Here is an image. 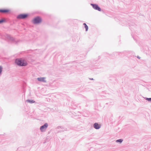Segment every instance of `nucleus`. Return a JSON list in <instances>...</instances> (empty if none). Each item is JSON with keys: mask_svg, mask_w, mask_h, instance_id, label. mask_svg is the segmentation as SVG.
<instances>
[{"mask_svg": "<svg viewBox=\"0 0 151 151\" xmlns=\"http://www.w3.org/2000/svg\"><path fill=\"white\" fill-rule=\"evenodd\" d=\"M27 101L28 102L30 103H34L35 102L33 100H27Z\"/></svg>", "mask_w": 151, "mask_h": 151, "instance_id": "9d476101", "label": "nucleus"}, {"mask_svg": "<svg viewBox=\"0 0 151 151\" xmlns=\"http://www.w3.org/2000/svg\"><path fill=\"white\" fill-rule=\"evenodd\" d=\"M15 62L17 65L21 66H25L27 64V62L25 60L21 59H17L15 61Z\"/></svg>", "mask_w": 151, "mask_h": 151, "instance_id": "f257e3e1", "label": "nucleus"}, {"mask_svg": "<svg viewBox=\"0 0 151 151\" xmlns=\"http://www.w3.org/2000/svg\"><path fill=\"white\" fill-rule=\"evenodd\" d=\"M123 140L122 139H118V140H117L116 141L117 142H120V143H121V142H122Z\"/></svg>", "mask_w": 151, "mask_h": 151, "instance_id": "f8f14e48", "label": "nucleus"}, {"mask_svg": "<svg viewBox=\"0 0 151 151\" xmlns=\"http://www.w3.org/2000/svg\"><path fill=\"white\" fill-rule=\"evenodd\" d=\"M48 126L47 123H45L44 125L40 127V129L42 132H43L45 130Z\"/></svg>", "mask_w": 151, "mask_h": 151, "instance_id": "20e7f679", "label": "nucleus"}, {"mask_svg": "<svg viewBox=\"0 0 151 151\" xmlns=\"http://www.w3.org/2000/svg\"><path fill=\"white\" fill-rule=\"evenodd\" d=\"M137 58H139V59H140V57H137Z\"/></svg>", "mask_w": 151, "mask_h": 151, "instance_id": "4468645a", "label": "nucleus"}, {"mask_svg": "<svg viewBox=\"0 0 151 151\" xmlns=\"http://www.w3.org/2000/svg\"><path fill=\"white\" fill-rule=\"evenodd\" d=\"M45 77H42L38 78L37 79L38 81H43L44 82H46V81L45 80Z\"/></svg>", "mask_w": 151, "mask_h": 151, "instance_id": "0eeeda50", "label": "nucleus"}, {"mask_svg": "<svg viewBox=\"0 0 151 151\" xmlns=\"http://www.w3.org/2000/svg\"><path fill=\"white\" fill-rule=\"evenodd\" d=\"M83 24L85 26V27L86 29V31H87L88 29V27L85 23H83Z\"/></svg>", "mask_w": 151, "mask_h": 151, "instance_id": "1a4fd4ad", "label": "nucleus"}, {"mask_svg": "<svg viewBox=\"0 0 151 151\" xmlns=\"http://www.w3.org/2000/svg\"><path fill=\"white\" fill-rule=\"evenodd\" d=\"M42 21L41 18L39 17H37L34 18L32 20V22L34 24H38L41 22Z\"/></svg>", "mask_w": 151, "mask_h": 151, "instance_id": "f03ea898", "label": "nucleus"}, {"mask_svg": "<svg viewBox=\"0 0 151 151\" xmlns=\"http://www.w3.org/2000/svg\"><path fill=\"white\" fill-rule=\"evenodd\" d=\"M28 16V14H22L18 16L17 18L18 19H24L27 17Z\"/></svg>", "mask_w": 151, "mask_h": 151, "instance_id": "7ed1b4c3", "label": "nucleus"}, {"mask_svg": "<svg viewBox=\"0 0 151 151\" xmlns=\"http://www.w3.org/2000/svg\"><path fill=\"white\" fill-rule=\"evenodd\" d=\"M101 125L97 123H95L94 124V127L96 129H99Z\"/></svg>", "mask_w": 151, "mask_h": 151, "instance_id": "423d86ee", "label": "nucleus"}, {"mask_svg": "<svg viewBox=\"0 0 151 151\" xmlns=\"http://www.w3.org/2000/svg\"><path fill=\"white\" fill-rule=\"evenodd\" d=\"M91 5L92 6L93 8L95 9L98 10L99 11H101V9L98 5L93 4H91Z\"/></svg>", "mask_w": 151, "mask_h": 151, "instance_id": "39448f33", "label": "nucleus"}, {"mask_svg": "<svg viewBox=\"0 0 151 151\" xmlns=\"http://www.w3.org/2000/svg\"><path fill=\"white\" fill-rule=\"evenodd\" d=\"M9 10L8 9H0V12L3 13L8 12Z\"/></svg>", "mask_w": 151, "mask_h": 151, "instance_id": "6e6552de", "label": "nucleus"}, {"mask_svg": "<svg viewBox=\"0 0 151 151\" xmlns=\"http://www.w3.org/2000/svg\"><path fill=\"white\" fill-rule=\"evenodd\" d=\"M146 100H148V101H151V98H147Z\"/></svg>", "mask_w": 151, "mask_h": 151, "instance_id": "ddd939ff", "label": "nucleus"}, {"mask_svg": "<svg viewBox=\"0 0 151 151\" xmlns=\"http://www.w3.org/2000/svg\"><path fill=\"white\" fill-rule=\"evenodd\" d=\"M5 19H2L0 20V23L5 22Z\"/></svg>", "mask_w": 151, "mask_h": 151, "instance_id": "9b49d317", "label": "nucleus"}]
</instances>
